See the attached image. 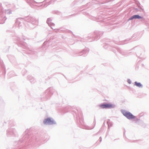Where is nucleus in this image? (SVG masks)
I'll return each instance as SVG.
<instances>
[{"label": "nucleus", "mask_w": 149, "mask_h": 149, "mask_svg": "<svg viewBox=\"0 0 149 149\" xmlns=\"http://www.w3.org/2000/svg\"><path fill=\"white\" fill-rule=\"evenodd\" d=\"M128 82L130 84H131V81L130 80H129L128 81Z\"/></svg>", "instance_id": "nucleus-6"}, {"label": "nucleus", "mask_w": 149, "mask_h": 149, "mask_svg": "<svg viewBox=\"0 0 149 149\" xmlns=\"http://www.w3.org/2000/svg\"><path fill=\"white\" fill-rule=\"evenodd\" d=\"M135 83V85L138 87H142V85L140 83H138L136 81Z\"/></svg>", "instance_id": "nucleus-5"}, {"label": "nucleus", "mask_w": 149, "mask_h": 149, "mask_svg": "<svg viewBox=\"0 0 149 149\" xmlns=\"http://www.w3.org/2000/svg\"><path fill=\"white\" fill-rule=\"evenodd\" d=\"M100 107L102 109L104 108H111L113 107V105L111 104H101Z\"/></svg>", "instance_id": "nucleus-3"}, {"label": "nucleus", "mask_w": 149, "mask_h": 149, "mask_svg": "<svg viewBox=\"0 0 149 149\" xmlns=\"http://www.w3.org/2000/svg\"><path fill=\"white\" fill-rule=\"evenodd\" d=\"M123 115L128 119H132L135 118V116L129 112L123 111L122 112Z\"/></svg>", "instance_id": "nucleus-1"}, {"label": "nucleus", "mask_w": 149, "mask_h": 149, "mask_svg": "<svg viewBox=\"0 0 149 149\" xmlns=\"http://www.w3.org/2000/svg\"><path fill=\"white\" fill-rule=\"evenodd\" d=\"M43 123L45 124H49V125L55 123L54 121L50 118H47L45 119L43 121Z\"/></svg>", "instance_id": "nucleus-2"}, {"label": "nucleus", "mask_w": 149, "mask_h": 149, "mask_svg": "<svg viewBox=\"0 0 149 149\" xmlns=\"http://www.w3.org/2000/svg\"><path fill=\"white\" fill-rule=\"evenodd\" d=\"M142 17L138 15H135L132 16L129 19V20H132L134 19H141Z\"/></svg>", "instance_id": "nucleus-4"}]
</instances>
